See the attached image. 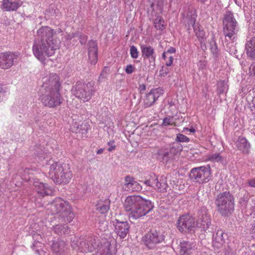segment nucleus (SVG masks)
Segmentation results:
<instances>
[{
	"label": "nucleus",
	"instance_id": "nucleus-15",
	"mask_svg": "<svg viewBox=\"0 0 255 255\" xmlns=\"http://www.w3.org/2000/svg\"><path fill=\"white\" fill-rule=\"evenodd\" d=\"M18 57V55L11 52L0 53V68L6 69L13 64L14 60Z\"/></svg>",
	"mask_w": 255,
	"mask_h": 255
},
{
	"label": "nucleus",
	"instance_id": "nucleus-53",
	"mask_svg": "<svg viewBox=\"0 0 255 255\" xmlns=\"http://www.w3.org/2000/svg\"><path fill=\"white\" fill-rule=\"evenodd\" d=\"M190 131V132H195V129L193 128V127H191V128H183V131Z\"/></svg>",
	"mask_w": 255,
	"mask_h": 255
},
{
	"label": "nucleus",
	"instance_id": "nucleus-56",
	"mask_svg": "<svg viewBox=\"0 0 255 255\" xmlns=\"http://www.w3.org/2000/svg\"><path fill=\"white\" fill-rule=\"evenodd\" d=\"M104 151V149L103 148H100L99 149H98L97 151V153L98 154H102Z\"/></svg>",
	"mask_w": 255,
	"mask_h": 255
},
{
	"label": "nucleus",
	"instance_id": "nucleus-19",
	"mask_svg": "<svg viewBox=\"0 0 255 255\" xmlns=\"http://www.w3.org/2000/svg\"><path fill=\"white\" fill-rule=\"evenodd\" d=\"M234 211V199L229 192H224V216L231 215Z\"/></svg>",
	"mask_w": 255,
	"mask_h": 255
},
{
	"label": "nucleus",
	"instance_id": "nucleus-63",
	"mask_svg": "<svg viewBox=\"0 0 255 255\" xmlns=\"http://www.w3.org/2000/svg\"><path fill=\"white\" fill-rule=\"evenodd\" d=\"M36 252H37L39 254V251L38 250H36Z\"/></svg>",
	"mask_w": 255,
	"mask_h": 255
},
{
	"label": "nucleus",
	"instance_id": "nucleus-39",
	"mask_svg": "<svg viewBox=\"0 0 255 255\" xmlns=\"http://www.w3.org/2000/svg\"><path fill=\"white\" fill-rule=\"evenodd\" d=\"M73 37H78L80 42L82 45L85 44L87 40V36L84 34L81 33V32H80L79 31L73 33Z\"/></svg>",
	"mask_w": 255,
	"mask_h": 255
},
{
	"label": "nucleus",
	"instance_id": "nucleus-34",
	"mask_svg": "<svg viewBox=\"0 0 255 255\" xmlns=\"http://www.w3.org/2000/svg\"><path fill=\"white\" fill-rule=\"evenodd\" d=\"M215 204L216 206L218 211L223 215V193H220L216 198Z\"/></svg>",
	"mask_w": 255,
	"mask_h": 255
},
{
	"label": "nucleus",
	"instance_id": "nucleus-60",
	"mask_svg": "<svg viewBox=\"0 0 255 255\" xmlns=\"http://www.w3.org/2000/svg\"><path fill=\"white\" fill-rule=\"evenodd\" d=\"M106 226L104 227V230H106V228H107V224H106L105 225Z\"/></svg>",
	"mask_w": 255,
	"mask_h": 255
},
{
	"label": "nucleus",
	"instance_id": "nucleus-49",
	"mask_svg": "<svg viewBox=\"0 0 255 255\" xmlns=\"http://www.w3.org/2000/svg\"><path fill=\"white\" fill-rule=\"evenodd\" d=\"M49 80H59L60 78L56 74L52 73L50 75Z\"/></svg>",
	"mask_w": 255,
	"mask_h": 255
},
{
	"label": "nucleus",
	"instance_id": "nucleus-4",
	"mask_svg": "<svg viewBox=\"0 0 255 255\" xmlns=\"http://www.w3.org/2000/svg\"><path fill=\"white\" fill-rule=\"evenodd\" d=\"M48 210L55 215L54 218L56 222L69 223L75 217L68 202L61 198H55L49 204Z\"/></svg>",
	"mask_w": 255,
	"mask_h": 255
},
{
	"label": "nucleus",
	"instance_id": "nucleus-7",
	"mask_svg": "<svg viewBox=\"0 0 255 255\" xmlns=\"http://www.w3.org/2000/svg\"><path fill=\"white\" fill-rule=\"evenodd\" d=\"M189 177L193 182L207 183L211 177L210 167L207 165L193 168L190 170Z\"/></svg>",
	"mask_w": 255,
	"mask_h": 255
},
{
	"label": "nucleus",
	"instance_id": "nucleus-36",
	"mask_svg": "<svg viewBox=\"0 0 255 255\" xmlns=\"http://www.w3.org/2000/svg\"><path fill=\"white\" fill-rule=\"evenodd\" d=\"M168 150L169 155H171L173 159L175 155H177L182 150V146L178 143H174L172 147Z\"/></svg>",
	"mask_w": 255,
	"mask_h": 255
},
{
	"label": "nucleus",
	"instance_id": "nucleus-5",
	"mask_svg": "<svg viewBox=\"0 0 255 255\" xmlns=\"http://www.w3.org/2000/svg\"><path fill=\"white\" fill-rule=\"evenodd\" d=\"M49 174L52 180L59 184L68 183L72 177L69 165L58 162L51 164Z\"/></svg>",
	"mask_w": 255,
	"mask_h": 255
},
{
	"label": "nucleus",
	"instance_id": "nucleus-8",
	"mask_svg": "<svg viewBox=\"0 0 255 255\" xmlns=\"http://www.w3.org/2000/svg\"><path fill=\"white\" fill-rule=\"evenodd\" d=\"M177 228L182 233L194 234L197 229L195 218L189 215L180 216L177 223Z\"/></svg>",
	"mask_w": 255,
	"mask_h": 255
},
{
	"label": "nucleus",
	"instance_id": "nucleus-50",
	"mask_svg": "<svg viewBox=\"0 0 255 255\" xmlns=\"http://www.w3.org/2000/svg\"><path fill=\"white\" fill-rule=\"evenodd\" d=\"M173 61V58L172 56H169L168 60L166 62V65L167 66H170L172 63Z\"/></svg>",
	"mask_w": 255,
	"mask_h": 255
},
{
	"label": "nucleus",
	"instance_id": "nucleus-44",
	"mask_svg": "<svg viewBox=\"0 0 255 255\" xmlns=\"http://www.w3.org/2000/svg\"><path fill=\"white\" fill-rule=\"evenodd\" d=\"M89 129L88 125L87 124H83L80 125V132L79 133L86 134Z\"/></svg>",
	"mask_w": 255,
	"mask_h": 255
},
{
	"label": "nucleus",
	"instance_id": "nucleus-20",
	"mask_svg": "<svg viewBox=\"0 0 255 255\" xmlns=\"http://www.w3.org/2000/svg\"><path fill=\"white\" fill-rule=\"evenodd\" d=\"M22 4L20 0H2L0 5L2 10L6 11L16 10Z\"/></svg>",
	"mask_w": 255,
	"mask_h": 255
},
{
	"label": "nucleus",
	"instance_id": "nucleus-11",
	"mask_svg": "<svg viewBox=\"0 0 255 255\" xmlns=\"http://www.w3.org/2000/svg\"><path fill=\"white\" fill-rule=\"evenodd\" d=\"M99 240L89 237L87 240L80 239L77 243L78 250L81 252H92L99 246Z\"/></svg>",
	"mask_w": 255,
	"mask_h": 255
},
{
	"label": "nucleus",
	"instance_id": "nucleus-46",
	"mask_svg": "<svg viewBox=\"0 0 255 255\" xmlns=\"http://www.w3.org/2000/svg\"><path fill=\"white\" fill-rule=\"evenodd\" d=\"M108 145L109 147L108 149V150L109 152L115 150L116 148V145H115V141L114 140H111L108 143Z\"/></svg>",
	"mask_w": 255,
	"mask_h": 255
},
{
	"label": "nucleus",
	"instance_id": "nucleus-37",
	"mask_svg": "<svg viewBox=\"0 0 255 255\" xmlns=\"http://www.w3.org/2000/svg\"><path fill=\"white\" fill-rule=\"evenodd\" d=\"M154 25L157 30H163L165 28L164 20L161 16L156 17L154 20Z\"/></svg>",
	"mask_w": 255,
	"mask_h": 255
},
{
	"label": "nucleus",
	"instance_id": "nucleus-12",
	"mask_svg": "<svg viewBox=\"0 0 255 255\" xmlns=\"http://www.w3.org/2000/svg\"><path fill=\"white\" fill-rule=\"evenodd\" d=\"M198 218L196 221L197 228H200L204 231L207 230L211 224V219L206 208H201L198 213Z\"/></svg>",
	"mask_w": 255,
	"mask_h": 255
},
{
	"label": "nucleus",
	"instance_id": "nucleus-47",
	"mask_svg": "<svg viewBox=\"0 0 255 255\" xmlns=\"http://www.w3.org/2000/svg\"><path fill=\"white\" fill-rule=\"evenodd\" d=\"M134 67L131 65H128L126 68V72L128 74H131L133 72Z\"/></svg>",
	"mask_w": 255,
	"mask_h": 255
},
{
	"label": "nucleus",
	"instance_id": "nucleus-45",
	"mask_svg": "<svg viewBox=\"0 0 255 255\" xmlns=\"http://www.w3.org/2000/svg\"><path fill=\"white\" fill-rule=\"evenodd\" d=\"M173 123L172 119L166 117L163 120L162 125L165 126L172 125Z\"/></svg>",
	"mask_w": 255,
	"mask_h": 255
},
{
	"label": "nucleus",
	"instance_id": "nucleus-32",
	"mask_svg": "<svg viewBox=\"0 0 255 255\" xmlns=\"http://www.w3.org/2000/svg\"><path fill=\"white\" fill-rule=\"evenodd\" d=\"M223 232L218 231L214 240H213V245L215 248L217 250L221 249L223 246Z\"/></svg>",
	"mask_w": 255,
	"mask_h": 255
},
{
	"label": "nucleus",
	"instance_id": "nucleus-43",
	"mask_svg": "<svg viewBox=\"0 0 255 255\" xmlns=\"http://www.w3.org/2000/svg\"><path fill=\"white\" fill-rule=\"evenodd\" d=\"M80 125L77 122H74L71 126L70 129L73 132L79 133Z\"/></svg>",
	"mask_w": 255,
	"mask_h": 255
},
{
	"label": "nucleus",
	"instance_id": "nucleus-17",
	"mask_svg": "<svg viewBox=\"0 0 255 255\" xmlns=\"http://www.w3.org/2000/svg\"><path fill=\"white\" fill-rule=\"evenodd\" d=\"M114 225L115 231L120 239H124L129 233L130 226L128 222H121L116 219L114 221Z\"/></svg>",
	"mask_w": 255,
	"mask_h": 255
},
{
	"label": "nucleus",
	"instance_id": "nucleus-64",
	"mask_svg": "<svg viewBox=\"0 0 255 255\" xmlns=\"http://www.w3.org/2000/svg\"><path fill=\"white\" fill-rule=\"evenodd\" d=\"M254 201H255V203L254 204H255V198H254Z\"/></svg>",
	"mask_w": 255,
	"mask_h": 255
},
{
	"label": "nucleus",
	"instance_id": "nucleus-18",
	"mask_svg": "<svg viewBox=\"0 0 255 255\" xmlns=\"http://www.w3.org/2000/svg\"><path fill=\"white\" fill-rule=\"evenodd\" d=\"M123 191L132 192L139 191L142 189V186L134 178L129 176L125 177V183L122 188Z\"/></svg>",
	"mask_w": 255,
	"mask_h": 255
},
{
	"label": "nucleus",
	"instance_id": "nucleus-41",
	"mask_svg": "<svg viewBox=\"0 0 255 255\" xmlns=\"http://www.w3.org/2000/svg\"><path fill=\"white\" fill-rule=\"evenodd\" d=\"M109 71L110 68L108 67H105L99 76V78L100 79H107Z\"/></svg>",
	"mask_w": 255,
	"mask_h": 255
},
{
	"label": "nucleus",
	"instance_id": "nucleus-22",
	"mask_svg": "<svg viewBox=\"0 0 255 255\" xmlns=\"http://www.w3.org/2000/svg\"><path fill=\"white\" fill-rule=\"evenodd\" d=\"M238 148L243 154L248 155L250 153L251 144L248 140L244 137H239L235 142Z\"/></svg>",
	"mask_w": 255,
	"mask_h": 255
},
{
	"label": "nucleus",
	"instance_id": "nucleus-33",
	"mask_svg": "<svg viewBox=\"0 0 255 255\" xmlns=\"http://www.w3.org/2000/svg\"><path fill=\"white\" fill-rule=\"evenodd\" d=\"M157 154V158L163 163H167L173 159L171 156L169 155L168 150L167 149L159 150Z\"/></svg>",
	"mask_w": 255,
	"mask_h": 255
},
{
	"label": "nucleus",
	"instance_id": "nucleus-24",
	"mask_svg": "<svg viewBox=\"0 0 255 255\" xmlns=\"http://www.w3.org/2000/svg\"><path fill=\"white\" fill-rule=\"evenodd\" d=\"M33 185L36 192L42 196L51 195L53 193L52 189L46 184L34 181Z\"/></svg>",
	"mask_w": 255,
	"mask_h": 255
},
{
	"label": "nucleus",
	"instance_id": "nucleus-27",
	"mask_svg": "<svg viewBox=\"0 0 255 255\" xmlns=\"http://www.w3.org/2000/svg\"><path fill=\"white\" fill-rule=\"evenodd\" d=\"M247 55L252 59L255 58V37H253L247 41L246 44Z\"/></svg>",
	"mask_w": 255,
	"mask_h": 255
},
{
	"label": "nucleus",
	"instance_id": "nucleus-61",
	"mask_svg": "<svg viewBox=\"0 0 255 255\" xmlns=\"http://www.w3.org/2000/svg\"><path fill=\"white\" fill-rule=\"evenodd\" d=\"M222 90H220V93H219V94H221V93H222Z\"/></svg>",
	"mask_w": 255,
	"mask_h": 255
},
{
	"label": "nucleus",
	"instance_id": "nucleus-2",
	"mask_svg": "<svg viewBox=\"0 0 255 255\" xmlns=\"http://www.w3.org/2000/svg\"><path fill=\"white\" fill-rule=\"evenodd\" d=\"M125 210L130 212L129 217L137 219L143 217L151 211L153 205L149 200L140 196H128L124 202Z\"/></svg>",
	"mask_w": 255,
	"mask_h": 255
},
{
	"label": "nucleus",
	"instance_id": "nucleus-57",
	"mask_svg": "<svg viewBox=\"0 0 255 255\" xmlns=\"http://www.w3.org/2000/svg\"><path fill=\"white\" fill-rule=\"evenodd\" d=\"M233 254V251L232 250H230V252H227V253H226V255H232Z\"/></svg>",
	"mask_w": 255,
	"mask_h": 255
},
{
	"label": "nucleus",
	"instance_id": "nucleus-48",
	"mask_svg": "<svg viewBox=\"0 0 255 255\" xmlns=\"http://www.w3.org/2000/svg\"><path fill=\"white\" fill-rule=\"evenodd\" d=\"M248 184L250 187L255 188V178L249 180Z\"/></svg>",
	"mask_w": 255,
	"mask_h": 255
},
{
	"label": "nucleus",
	"instance_id": "nucleus-38",
	"mask_svg": "<svg viewBox=\"0 0 255 255\" xmlns=\"http://www.w3.org/2000/svg\"><path fill=\"white\" fill-rule=\"evenodd\" d=\"M208 159L213 162L222 163L223 158L220 153H215L208 156Z\"/></svg>",
	"mask_w": 255,
	"mask_h": 255
},
{
	"label": "nucleus",
	"instance_id": "nucleus-54",
	"mask_svg": "<svg viewBox=\"0 0 255 255\" xmlns=\"http://www.w3.org/2000/svg\"><path fill=\"white\" fill-rule=\"evenodd\" d=\"M145 89H146V86L144 84H142V85H140L139 90L140 92L144 91L145 90Z\"/></svg>",
	"mask_w": 255,
	"mask_h": 255
},
{
	"label": "nucleus",
	"instance_id": "nucleus-31",
	"mask_svg": "<svg viewBox=\"0 0 255 255\" xmlns=\"http://www.w3.org/2000/svg\"><path fill=\"white\" fill-rule=\"evenodd\" d=\"M153 188L157 189L158 191L162 193L167 192L169 187L167 183L166 178H162L160 179L159 181L157 180L155 185V187Z\"/></svg>",
	"mask_w": 255,
	"mask_h": 255
},
{
	"label": "nucleus",
	"instance_id": "nucleus-21",
	"mask_svg": "<svg viewBox=\"0 0 255 255\" xmlns=\"http://www.w3.org/2000/svg\"><path fill=\"white\" fill-rule=\"evenodd\" d=\"M88 55L90 63L95 64L98 60V47L96 42L94 40L88 42Z\"/></svg>",
	"mask_w": 255,
	"mask_h": 255
},
{
	"label": "nucleus",
	"instance_id": "nucleus-42",
	"mask_svg": "<svg viewBox=\"0 0 255 255\" xmlns=\"http://www.w3.org/2000/svg\"><path fill=\"white\" fill-rule=\"evenodd\" d=\"M130 54L131 57L132 58L136 59L138 57V52L136 47L133 45L131 46L130 49Z\"/></svg>",
	"mask_w": 255,
	"mask_h": 255
},
{
	"label": "nucleus",
	"instance_id": "nucleus-35",
	"mask_svg": "<svg viewBox=\"0 0 255 255\" xmlns=\"http://www.w3.org/2000/svg\"><path fill=\"white\" fill-rule=\"evenodd\" d=\"M158 180L157 177L154 173H151L146 177L144 181V183L151 187H154L157 180Z\"/></svg>",
	"mask_w": 255,
	"mask_h": 255
},
{
	"label": "nucleus",
	"instance_id": "nucleus-10",
	"mask_svg": "<svg viewBox=\"0 0 255 255\" xmlns=\"http://www.w3.org/2000/svg\"><path fill=\"white\" fill-rule=\"evenodd\" d=\"M164 241V236L162 233L156 230L150 231L142 238L144 244L149 249H154Z\"/></svg>",
	"mask_w": 255,
	"mask_h": 255
},
{
	"label": "nucleus",
	"instance_id": "nucleus-16",
	"mask_svg": "<svg viewBox=\"0 0 255 255\" xmlns=\"http://www.w3.org/2000/svg\"><path fill=\"white\" fill-rule=\"evenodd\" d=\"M116 248L111 241L102 239L96 255H115L116 254Z\"/></svg>",
	"mask_w": 255,
	"mask_h": 255
},
{
	"label": "nucleus",
	"instance_id": "nucleus-14",
	"mask_svg": "<svg viewBox=\"0 0 255 255\" xmlns=\"http://www.w3.org/2000/svg\"><path fill=\"white\" fill-rule=\"evenodd\" d=\"M164 89L158 87L152 89L150 92L146 95L144 100V106L145 108L149 107L153 105L158 98L164 93Z\"/></svg>",
	"mask_w": 255,
	"mask_h": 255
},
{
	"label": "nucleus",
	"instance_id": "nucleus-29",
	"mask_svg": "<svg viewBox=\"0 0 255 255\" xmlns=\"http://www.w3.org/2000/svg\"><path fill=\"white\" fill-rule=\"evenodd\" d=\"M164 0H148L150 7L156 13H161L163 10Z\"/></svg>",
	"mask_w": 255,
	"mask_h": 255
},
{
	"label": "nucleus",
	"instance_id": "nucleus-30",
	"mask_svg": "<svg viewBox=\"0 0 255 255\" xmlns=\"http://www.w3.org/2000/svg\"><path fill=\"white\" fill-rule=\"evenodd\" d=\"M110 201L108 199L104 201H100L96 205V210L101 214L106 213L110 209Z\"/></svg>",
	"mask_w": 255,
	"mask_h": 255
},
{
	"label": "nucleus",
	"instance_id": "nucleus-13",
	"mask_svg": "<svg viewBox=\"0 0 255 255\" xmlns=\"http://www.w3.org/2000/svg\"><path fill=\"white\" fill-rule=\"evenodd\" d=\"M196 15L193 14L190 17H188L187 25L188 26V30H190V26H191L194 29L195 35L197 37L199 41H200L201 44L205 42L206 39L204 31L202 30L199 26V25L195 24Z\"/></svg>",
	"mask_w": 255,
	"mask_h": 255
},
{
	"label": "nucleus",
	"instance_id": "nucleus-62",
	"mask_svg": "<svg viewBox=\"0 0 255 255\" xmlns=\"http://www.w3.org/2000/svg\"><path fill=\"white\" fill-rule=\"evenodd\" d=\"M243 201H244V202H246V201H245V199H243Z\"/></svg>",
	"mask_w": 255,
	"mask_h": 255
},
{
	"label": "nucleus",
	"instance_id": "nucleus-25",
	"mask_svg": "<svg viewBox=\"0 0 255 255\" xmlns=\"http://www.w3.org/2000/svg\"><path fill=\"white\" fill-rule=\"evenodd\" d=\"M142 56L144 59H149L150 62H154L156 54L154 48L150 46L145 45H141Z\"/></svg>",
	"mask_w": 255,
	"mask_h": 255
},
{
	"label": "nucleus",
	"instance_id": "nucleus-9",
	"mask_svg": "<svg viewBox=\"0 0 255 255\" xmlns=\"http://www.w3.org/2000/svg\"><path fill=\"white\" fill-rule=\"evenodd\" d=\"M237 22L234 17L233 14L229 11H226L224 14V35L230 39L235 38V35L238 29L237 26Z\"/></svg>",
	"mask_w": 255,
	"mask_h": 255
},
{
	"label": "nucleus",
	"instance_id": "nucleus-51",
	"mask_svg": "<svg viewBox=\"0 0 255 255\" xmlns=\"http://www.w3.org/2000/svg\"><path fill=\"white\" fill-rule=\"evenodd\" d=\"M253 105L251 107V110L253 114H255V98L253 100Z\"/></svg>",
	"mask_w": 255,
	"mask_h": 255
},
{
	"label": "nucleus",
	"instance_id": "nucleus-52",
	"mask_svg": "<svg viewBox=\"0 0 255 255\" xmlns=\"http://www.w3.org/2000/svg\"><path fill=\"white\" fill-rule=\"evenodd\" d=\"M176 52V49L175 48L170 47L167 50V53L172 54Z\"/></svg>",
	"mask_w": 255,
	"mask_h": 255
},
{
	"label": "nucleus",
	"instance_id": "nucleus-59",
	"mask_svg": "<svg viewBox=\"0 0 255 255\" xmlns=\"http://www.w3.org/2000/svg\"><path fill=\"white\" fill-rule=\"evenodd\" d=\"M202 3H204L207 0H196Z\"/></svg>",
	"mask_w": 255,
	"mask_h": 255
},
{
	"label": "nucleus",
	"instance_id": "nucleus-1",
	"mask_svg": "<svg viewBox=\"0 0 255 255\" xmlns=\"http://www.w3.org/2000/svg\"><path fill=\"white\" fill-rule=\"evenodd\" d=\"M55 32L48 26L42 27L37 32V38L32 46L34 55L40 61H44L46 56L50 57L54 54L55 50L59 48L60 40L54 39Z\"/></svg>",
	"mask_w": 255,
	"mask_h": 255
},
{
	"label": "nucleus",
	"instance_id": "nucleus-6",
	"mask_svg": "<svg viewBox=\"0 0 255 255\" xmlns=\"http://www.w3.org/2000/svg\"><path fill=\"white\" fill-rule=\"evenodd\" d=\"M94 91V88L91 82L86 83L83 81H78L74 87V93L76 97L85 102L91 98Z\"/></svg>",
	"mask_w": 255,
	"mask_h": 255
},
{
	"label": "nucleus",
	"instance_id": "nucleus-26",
	"mask_svg": "<svg viewBox=\"0 0 255 255\" xmlns=\"http://www.w3.org/2000/svg\"><path fill=\"white\" fill-rule=\"evenodd\" d=\"M57 223V224H55L52 228V230L55 234L60 236L63 235H67L70 234V230L68 226H67L68 223Z\"/></svg>",
	"mask_w": 255,
	"mask_h": 255
},
{
	"label": "nucleus",
	"instance_id": "nucleus-40",
	"mask_svg": "<svg viewBox=\"0 0 255 255\" xmlns=\"http://www.w3.org/2000/svg\"><path fill=\"white\" fill-rule=\"evenodd\" d=\"M176 140L178 142H188L189 141L190 139L182 134L178 133L176 135Z\"/></svg>",
	"mask_w": 255,
	"mask_h": 255
},
{
	"label": "nucleus",
	"instance_id": "nucleus-58",
	"mask_svg": "<svg viewBox=\"0 0 255 255\" xmlns=\"http://www.w3.org/2000/svg\"><path fill=\"white\" fill-rule=\"evenodd\" d=\"M162 58L164 60L166 59V55H165V52H164L163 54H162Z\"/></svg>",
	"mask_w": 255,
	"mask_h": 255
},
{
	"label": "nucleus",
	"instance_id": "nucleus-28",
	"mask_svg": "<svg viewBox=\"0 0 255 255\" xmlns=\"http://www.w3.org/2000/svg\"><path fill=\"white\" fill-rule=\"evenodd\" d=\"M51 247L53 252L56 253H61L65 251L66 245L65 242L58 239L53 242Z\"/></svg>",
	"mask_w": 255,
	"mask_h": 255
},
{
	"label": "nucleus",
	"instance_id": "nucleus-23",
	"mask_svg": "<svg viewBox=\"0 0 255 255\" xmlns=\"http://www.w3.org/2000/svg\"><path fill=\"white\" fill-rule=\"evenodd\" d=\"M179 254L180 255H190L195 251L196 244L189 241H183L180 244Z\"/></svg>",
	"mask_w": 255,
	"mask_h": 255
},
{
	"label": "nucleus",
	"instance_id": "nucleus-55",
	"mask_svg": "<svg viewBox=\"0 0 255 255\" xmlns=\"http://www.w3.org/2000/svg\"><path fill=\"white\" fill-rule=\"evenodd\" d=\"M6 89L5 87H3L2 86L0 85V93H5L6 91Z\"/></svg>",
	"mask_w": 255,
	"mask_h": 255
},
{
	"label": "nucleus",
	"instance_id": "nucleus-3",
	"mask_svg": "<svg viewBox=\"0 0 255 255\" xmlns=\"http://www.w3.org/2000/svg\"><path fill=\"white\" fill-rule=\"evenodd\" d=\"M42 87L45 90L41 100L45 106L55 108L62 104L63 98L60 93L62 86L59 81H46Z\"/></svg>",
	"mask_w": 255,
	"mask_h": 255
}]
</instances>
